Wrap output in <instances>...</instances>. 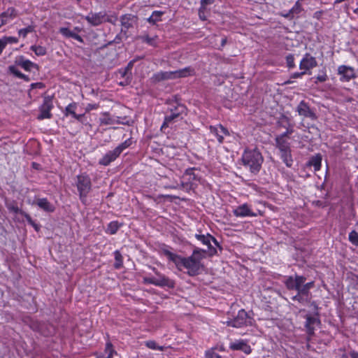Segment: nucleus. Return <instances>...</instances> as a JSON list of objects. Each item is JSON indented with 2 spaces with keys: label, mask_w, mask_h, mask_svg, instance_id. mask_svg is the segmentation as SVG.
<instances>
[{
  "label": "nucleus",
  "mask_w": 358,
  "mask_h": 358,
  "mask_svg": "<svg viewBox=\"0 0 358 358\" xmlns=\"http://www.w3.org/2000/svg\"><path fill=\"white\" fill-rule=\"evenodd\" d=\"M305 277L296 275L295 276H288L285 280V285L288 289H294L298 292L305 283Z\"/></svg>",
  "instance_id": "obj_8"
},
{
  "label": "nucleus",
  "mask_w": 358,
  "mask_h": 358,
  "mask_svg": "<svg viewBox=\"0 0 358 358\" xmlns=\"http://www.w3.org/2000/svg\"><path fill=\"white\" fill-rule=\"evenodd\" d=\"M4 45H3V43H2V41L1 39L0 38V55L2 53L3 50H4Z\"/></svg>",
  "instance_id": "obj_57"
},
{
  "label": "nucleus",
  "mask_w": 358,
  "mask_h": 358,
  "mask_svg": "<svg viewBox=\"0 0 358 358\" xmlns=\"http://www.w3.org/2000/svg\"><path fill=\"white\" fill-rule=\"evenodd\" d=\"M156 274L155 277H144L143 282L159 287H173L174 283L169 278L158 272L155 268H152Z\"/></svg>",
  "instance_id": "obj_6"
},
{
  "label": "nucleus",
  "mask_w": 358,
  "mask_h": 358,
  "mask_svg": "<svg viewBox=\"0 0 358 358\" xmlns=\"http://www.w3.org/2000/svg\"><path fill=\"white\" fill-rule=\"evenodd\" d=\"M214 2V0H201V6L206 7L208 4H212Z\"/></svg>",
  "instance_id": "obj_52"
},
{
  "label": "nucleus",
  "mask_w": 358,
  "mask_h": 358,
  "mask_svg": "<svg viewBox=\"0 0 358 358\" xmlns=\"http://www.w3.org/2000/svg\"><path fill=\"white\" fill-rule=\"evenodd\" d=\"M76 108V103H69L65 108V115L67 116L69 115H71L73 117L76 113V111H75Z\"/></svg>",
  "instance_id": "obj_40"
},
{
  "label": "nucleus",
  "mask_w": 358,
  "mask_h": 358,
  "mask_svg": "<svg viewBox=\"0 0 358 358\" xmlns=\"http://www.w3.org/2000/svg\"><path fill=\"white\" fill-rule=\"evenodd\" d=\"M205 253L206 250L196 248L191 256L185 257L169 250H164V254L168 259L173 262L178 269H186L187 273L190 276H194L199 273L203 266L201 260L205 257Z\"/></svg>",
  "instance_id": "obj_1"
},
{
  "label": "nucleus",
  "mask_w": 358,
  "mask_h": 358,
  "mask_svg": "<svg viewBox=\"0 0 358 358\" xmlns=\"http://www.w3.org/2000/svg\"><path fill=\"white\" fill-rule=\"evenodd\" d=\"M99 121L101 124L104 125L112 124L117 122V121H116L114 118L111 117L107 113L102 114V116L100 117Z\"/></svg>",
  "instance_id": "obj_31"
},
{
  "label": "nucleus",
  "mask_w": 358,
  "mask_h": 358,
  "mask_svg": "<svg viewBox=\"0 0 358 358\" xmlns=\"http://www.w3.org/2000/svg\"><path fill=\"white\" fill-rule=\"evenodd\" d=\"M15 17V10L13 8H8L5 12L0 14V27L6 24L9 20H12Z\"/></svg>",
  "instance_id": "obj_22"
},
{
  "label": "nucleus",
  "mask_w": 358,
  "mask_h": 358,
  "mask_svg": "<svg viewBox=\"0 0 358 358\" xmlns=\"http://www.w3.org/2000/svg\"><path fill=\"white\" fill-rule=\"evenodd\" d=\"M210 131L216 138L219 143H222L225 136H229V132L228 129L224 127L222 124H217L215 126L210 127Z\"/></svg>",
  "instance_id": "obj_14"
},
{
  "label": "nucleus",
  "mask_w": 358,
  "mask_h": 358,
  "mask_svg": "<svg viewBox=\"0 0 358 358\" xmlns=\"http://www.w3.org/2000/svg\"><path fill=\"white\" fill-rule=\"evenodd\" d=\"M96 105L88 104L87 106L86 110L88 111V110H92V109H96Z\"/></svg>",
  "instance_id": "obj_54"
},
{
  "label": "nucleus",
  "mask_w": 358,
  "mask_h": 358,
  "mask_svg": "<svg viewBox=\"0 0 358 358\" xmlns=\"http://www.w3.org/2000/svg\"><path fill=\"white\" fill-rule=\"evenodd\" d=\"M26 218H27V222H28L30 224L34 225V222L32 220V219L30 217V216L27 215V216H26Z\"/></svg>",
  "instance_id": "obj_55"
},
{
  "label": "nucleus",
  "mask_w": 358,
  "mask_h": 358,
  "mask_svg": "<svg viewBox=\"0 0 358 358\" xmlns=\"http://www.w3.org/2000/svg\"><path fill=\"white\" fill-rule=\"evenodd\" d=\"M59 32L65 37L74 38L79 42L83 41L80 36L66 27H61Z\"/></svg>",
  "instance_id": "obj_25"
},
{
  "label": "nucleus",
  "mask_w": 358,
  "mask_h": 358,
  "mask_svg": "<svg viewBox=\"0 0 358 358\" xmlns=\"http://www.w3.org/2000/svg\"><path fill=\"white\" fill-rule=\"evenodd\" d=\"M130 71H131V67L129 65L127 68H125L124 69H120L118 71V75H120V76L123 78V80L120 81L119 83V84L120 85H122V86H125V85H127L130 83Z\"/></svg>",
  "instance_id": "obj_24"
},
{
  "label": "nucleus",
  "mask_w": 358,
  "mask_h": 358,
  "mask_svg": "<svg viewBox=\"0 0 358 358\" xmlns=\"http://www.w3.org/2000/svg\"><path fill=\"white\" fill-rule=\"evenodd\" d=\"M53 108L52 102L49 98H45L43 104L40 107L38 120L49 119L52 117L50 110Z\"/></svg>",
  "instance_id": "obj_13"
},
{
  "label": "nucleus",
  "mask_w": 358,
  "mask_h": 358,
  "mask_svg": "<svg viewBox=\"0 0 358 358\" xmlns=\"http://www.w3.org/2000/svg\"><path fill=\"white\" fill-rule=\"evenodd\" d=\"M114 353L115 350L113 348V345L108 342L106 345L104 352L98 354L97 358H112Z\"/></svg>",
  "instance_id": "obj_28"
},
{
  "label": "nucleus",
  "mask_w": 358,
  "mask_h": 358,
  "mask_svg": "<svg viewBox=\"0 0 358 358\" xmlns=\"http://www.w3.org/2000/svg\"><path fill=\"white\" fill-rule=\"evenodd\" d=\"M185 175L186 176H189V180L190 179H192V180H195L196 179V176L194 175L192 169L187 170L185 171Z\"/></svg>",
  "instance_id": "obj_50"
},
{
  "label": "nucleus",
  "mask_w": 358,
  "mask_h": 358,
  "mask_svg": "<svg viewBox=\"0 0 358 358\" xmlns=\"http://www.w3.org/2000/svg\"><path fill=\"white\" fill-rule=\"evenodd\" d=\"M196 238L202 244L207 245L208 248L211 246V241L216 242V240L214 237L210 236V234L204 235V234H196Z\"/></svg>",
  "instance_id": "obj_27"
},
{
  "label": "nucleus",
  "mask_w": 358,
  "mask_h": 358,
  "mask_svg": "<svg viewBox=\"0 0 358 358\" xmlns=\"http://www.w3.org/2000/svg\"><path fill=\"white\" fill-rule=\"evenodd\" d=\"M292 299L293 301H298V302H299L300 303H302V304H305L306 303H308L310 301V299H309V298H308V297H306L305 296L300 295L298 293L296 295L293 296Z\"/></svg>",
  "instance_id": "obj_39"
},
{
  "label": "nucleus",
  "mask_w": 358,
  "mask_h": 358,
  "mask_svg": "<svg viewBox=\"0 0 358 358\" xmlns=\"http://www.w3.org/2000/svg\"><path fill=\"white\" fill-rule=\"evenodd\" d=\"M275 140L276 148L280 150L281 159L287 166H292L293 160L291 155L290 144L288 140L277 136Z\"/></svg>",
  "instance_id": "obj_4"
},
{
  "label": "nucleus",
  "mask_w": 358,
  "mask_h": 358,
  "mask_svg": "<svg viewBox=\"0 0 358 358\" xmlns=\"http://www.w3.org/2000/svg\"><path fill=\"white\" fill-rule=\"evenodd\" d=\"M317 62L316 59L311 56L309 53H306L299 64V68L301 70H303L306 73L307 71H309L310 69L317 66Z\"/></svg>",
  "instance_id": "obj_12"
},
{
  "label": "nucleus",
  "mask_w": 358,
  "mask_h": 358,
  "mask_svg": "<svg viewBox=\"0 0 358 358\" xmlns=\"http://www.w3.org/2000/svg\"><path fill=\"white\" fill-rule=\"evenodd\" d=\"M338 73L341 76L340 80L342 82H349L350 80L356 78L355 69L348 66L341 65L338 67Z\"/></svg>",
  "instance_id": "obj_10"
},
{
  "label": "nucleus",
  "mask_w": 358,
  "mask_h": 358,
  "mask_svg": "<svg viewBox=\"0 0 358 358\" xmlns=\"http://www.w3.org/2000/svg\"><path fill=\"white\" fill-rule=\"evenodd\" d=\"M145 345L150 349L157 350H160V351H163L164 348L163 346L158 345L157 343L154 341H146Z\"/></svg>",
  "instance_id": "obj_41"
},
{
  "label": "nucleus",
  "mask_w": 358,
  "mask_h": 358,
  "mask_svg": "<svg viewBox=\"0 0 358 358\" xmlns=\"http://www.w3.org/2000/svg\"><path fill=\"white\" fill-rule=\"evenodd\" d=\"M9 70L10 71L14 74L15 76H16L17 78H22V79H24V80H28V77L27 76H25L24 74L22 73L19 70H17L15 66H10L9 67Z\"/></svg>",
  "instance_id": "obj_43"
},
{
  "label": "nucleus",
  "mask_w": 358,
  "mask_h": 358,
  "mask_svg": "<svg viewBox=\"0 0 358 358\" xmlns=\"http://www.w3.org/2000/svg\"><path fill=\"white\" fill-rule=\"evenodd\" d=\"M322 156L320 155H316L313 156L309 161L308 164L310 166L314 167L315 171H317L321 168Z\"/></svg>",
  "instance_id": "obj_30"
},
{
  "label": "nucleus",
  "mask_w": 358,
  "mask_h": 358,
  "mask_svg": "<svg viewBox=\"0 0 358 358\" xmlns=\"http://www.w3.org/2000/svg\"><path fill=\"white\" fill-rule=\"evenodd\" d=\"M1 39L3 43L4 48H6L8 43H17L18 42V39L13 36H3Z\"/></svg>",
  "instance_id": "obj_42"
},
{
  "label": "nucleus",
  "mask_w": 358,
  "mask_h": 358,
  "mask_svg": "<svg viewBox=\"0 0 358 358\" xmlns=\"http://www.w3.org/2000/svg\"><path fill=\"white\" fill-rule=\"evenodd\" d=\"M357 4H358V2H357Z\"/></svg>",
  "instance_id": "obj_62"
},
{
  "label": "nucleus",
  "mask_w": 358,
  "mask_h": 358,
  "mask_svg": "<svg viewBox=\"0 0 358 358\" xmlns=\"http://www.w3.org/2000/svg\"><path fill=\"white\" fill-rule=\"evenodd\" d=\"M34 31V27L32 26H28L24 29H21L18 31V34L20 36L25 38L29 33Z\"/></svg>",
  "instance_id": "obj_45"
},
{
  "label": "nucleus",
  "mask_w": 358,
  "mask_h": 358,
  "mask_svg": "<svg viewBox=\"0 0 358 358\" xmlns=\"http://www.w3.org/2000/svg\"><path fill=\"white\" fill-rule=\"evenodd\" d=\"M132 144L131 138L125 140L123 143L118 145L115 148L121 154L124 150L128 148Z\"/></svg>",
  "instance_id": "obj_34"
},
{
  "label": "nucleus",
  "mask_w": 358,
  "mask_h": 358,
  "mask_svg": "<svg viewBox=\"0 0 358 358\" xmlns=\"http://www.w3.org/2000/svg\"><path fill=\"white\" fill-rule=\"evenodd\" d=\"M83 117H84L83 114L77 115L76 113H75V115L73 116V118H75L76 120H77L80 122H83Z\"/></svg>",
  "instance_id": "obj_53"
},
{
  "label": "nucleus",
  "mask_w": 358,
  "mask_h": 358,
  "mask_svg": "<svg viewBox=\"0 0 358 358\" xmlns=\"http://www.w3.org/2000/svg\"><path fill=\"white\" fill-rule=\"evenodd\" d=\"M306 319L305 327L308 335L311 336L314 334L315 324H318L320 322L315 317L309 315H306Z\"/></svg>",
  "instance_id": "obj_23"
},
{
  "label": "nucleus",
  "mask_w": 358,
  "mask_h": 358,
  "mask_svg": "<svg viewBox=\"0 0 358 358\" xmlns=\"http://www.w3.org/2000/svg\"><path fill=\"white\" fill-rule=\"evenodd\" d=\"M354 12H355V13H357L358 12V8H356V9L354 10Z\"/></svg>",
  "instance_id": "obj_61"
},
{
  "label": "nucleus",
  "mask_w": 358,
  "mask_h": 358,
  "mask_svg": "<svg viewBox=\"0 0 358 358\" xmlns=\"http://www.w3.org/2000/svg\"><path fill=\"white\" fill-rule=\"evenodd\" d=\"M286 62H287V66H288L289 69H292V68H294V67L295 66L294 55H288L286 57Z\"/></svg>",
  "instance_id": "obj_47"
},
{
  "label": "nucleus",
  "mask_w": 358,
  "mask_h": 358,
  "mask_svg": "<svg viewBox=\"0 0 358 358\" xmlns=\"http://www.w3.org/2000/svg\"><path fill=\"white\" fill-rule=\"evenodd\" d=\"M299 114L305 117H310L314 119L315 117V113L310 110V107L303 101H301L297 106L296 109Z\"/></svg>",
  "instance_id": "obj_18"
},
{
  "label": "nucleus",
  "mask_w": 358,
  "mask_h": 358,
  "mask_svg": "<svg viewBox=\"0 0 358 358\" xmlns=\"http://www.w3.org/2000/svg\"><path fill=\"white\" fill-rule=\"evenodd\" d=\"M85 19L93 26H97L101 24L105 20V15L101 13H91L86 16Z\"/></svg>",
  "instance_id": "obj_21"
},
{
  "label": "nucleus",
  "mask_w": 358,
  "mask_h": 358,
  "mask_svg": "<svg viewBox=\"0 0 358 358\" xmlns=\"http://www.w3.org/2000/svg\"><path fill=\"white\" fill-rule=\"evenodd\" d=\"M314 287V282H309L304 283L300 289L297 292L298 294L302 296H305L309 299H311V293L310 290Z\"/></svg>",
  "instance_id": "obj_26"
},
{
  "label": "nucleus",
  "mask_w": 358,
  "mask_h": 358,
  "mask_svg": "<svg viewBox=\"0 0 358 358\" xmlns=\"http://www.w3.org/2000/svg\"><path fill=\"white\" fill-rule=\"evenodd\" d=\"M304 74H306L305 71H301V72H296V73H294L291 75V78H301L302 76H303Z\"/></svg>",
  "instance_id": "obj_51"
},
{
  "label": "nucleus",
  "mask_w": 358,
  "mask_h": 358,
  "mask_svg": "<svg viewBox=\"0 0 358 358\" xmlns=\"http://www.w3.org/2000/svg\"><path fill=\"white\" fill-rule=\"evenodd\" d=\"M31 50H33L35 52V54L38 56H43L46 54L45 48L41 46V45H38V46L32 45L31 47Z\"/></svg>",
  "instance_id": "obj_38"
},
{
  "label": "nucleus",
  "mask_w": 358,
  "mask_h": 358,
  "mask_svg": "<svg viewBox=\"0 0 358 358\" xmlns=\"http://www.w3.org/2000/svg\"><path fill=\"white\" fill-rule=\"evenodd\" d=\"M349 241L355 246H358V234L355 231H352L349 234Z\"/></svg>",
  "instance_id": "obj_44"
},
{
  "label": "nucleus",
  "mask_w": 358,
  "mask_h": 358,
  "mask_svg": "<svg viewBox=\"0 0 358 358\" xmlns=\"http://www.w3.org/2000/svg\"><path fill=\"white\" fill-rule=\"evenodd\" d=\"M34 203L45 212L51 213L55 210V206L46 198L37 199Z\"/></svg>",
  "instance_id": "obj_20"
},
{
  "label": "nucleus",
  "mask_w": 358,
  "mask_h": 358,
  "mask_svg": "<svg viewBox=\"0 0 358 358\" xmlns=\"http://www.w3.org/2000/svg\"><path fill=\"white\" fill-rule=\"evenodd\" d=\"M76 187L79 192L80 199L83 203L86 201L87 196L91 190L92 183L89 176L79 175L77 176Z\"/></svg>",
  "instance_id": "obj_5"
},
{
  "label": "nucleus",
  "mask_w": 358,
  "mask_h": 358,
  "mask_svg": "<svg viewBox=\"0 0 358 358\" xmlns=\"http://www.w3.org/2000/svg\"><path fill=\"white\" fill-rule=\"evenodd\" d=\"M206 13H207L206 7L201 6L199 9V18L202 20H206L207 19Z\"/></svg>",
  "instance_id": "obj_46"
},
{
  "label": "nucleus",
  "mask_w": 358,
  "mask_h": 358,
  "mask_svg": "<svg viewBox=\"0 0 358 358\" xmlns=\"http://www.w3.org/2000/svg\"><path fill=\"white\" fill-rule=\"evenodd\" d=\"M328 79V76L326 74L325 71H322L316 76V80L318 82L323 83L325 82Z\"/></svg>",
  "instance_id": "obj_49"
},
{
  "label": "nucleus",
  "mask_w": 358,
  "mask_h": 358,
  "mask_svg": "<svg viewBox=\"0 0 358 358\" xmlns=\"http://www.w3.org/2000/svg\"><path fill=\"white\" fill-rule=\"evenodd\" d=\"M280 124L285 128H287V131L283 134L277 136V137H282L283 139H287V136L293 132L292 125L290 122L289 117L282 115L279 120Z\"/></svg>",
  "instance_id": "obj_19"
},
{
  "label": "nucleus",
  "mask_w": 358,
  "mask_h": 358,
  "mask_svg": "<svg viewBox=\"0 0 358 358\" xmlns=\"http://www.w3.org/2000/svg\"><path fill=\"white\" fill-rule=\"evenodd\" d=\"M162 11L155 10L154 11L151 16L148 19V22L152 24H155L157 22L161 20V17L163 15Z\"/></svg>",
  "instance_id": "obj_33"
},
{
  "label": "nucleus",
  "mask_w": 358,
  "mask_h": 358,
  "mask_svg": "<svg viewBox=\"0 0 358 358\" xmlns=\"http://www.w3.org/2000/svg\"><path fill=\"white\" fill-rule=\"evenodd\" d=\"M229 348L232 350L242 351L246 355H249L252 352V349L248 342L242 339L231 341L229 344Z\"/></svg>",
  "instance_id": "obj_15"
},
{
  "label": "nucleus",
  "mask_w": 358,
  "mask_h": 358,
  "mask_svg": "<svg viewBox=\"0 0 358 358\" xmlns=\"http://www.w3.org/2000/svg\"><path fill=\"white\" fill-rule=\"evenodd\" d=\"M26 218H27V222H28L30 224L34 225V222L32 220V219L30 217V216L27 215V216H26Z\"/></svg>",
  "instance_id": "obj_56"
},
{
  "label": "nucleus",
  "mask_w": 358,
  "mask_h": 358,
  "mask_svg": "<svg viewBox=\"0 0 358 358\" xmlns=\"http://www.w3.org/2000/svg\"><path fill=\"white\" fill-rule=\"evenodd\" d=\"M121 224L116 221L111 222L108 224L106 232L110 234H115L120 229Z\"/></svg>",
  "instance_id": "obj_32"
},
{
  "label": "nucleus",
  "mask_w": 358,
  "mask_h": 358,
  "mask_svg": "<svg viewBox=\"0 0 358 358\" xmlns=\"http://www.w3.org/2000/svg\"><path fill=\"white\" fill-rule=\"evenodd\" d=\"M18 64L25 71H31L33 67H36V64L29 59H25L23 57H20L18 60Z\"/></svg>",
  "instance_id": "obj_29"
},
{
  "label": "nucleus",
  "mask_w": 358,
  "mask_h": 358,
  "mask_svg": "<svg viewBox=\"0 0 358 358\" xmlns=\"http://www.w3.org/2000/svg\"><path fill=\"white\" fill-rule=\"evenodd\" d=\"M32 226L34 227L36 231H39L40 227L38 224H36L35 222L34 223V225H32Z\"/></svg>",
  "instance_id": "obj_59"
},
{
  "label": "nucleus",
  "mask_w": 358,
  "mask_h": 358,
  "mask_svg": "<svg viewBox=\"0 0 358 358\" xmlns=\"http://www.w3.org/2000/svg\"><path fill=\"white\" fill-rule=\"evenodd\" d=\"M194 74V69L190 66L173 71H159L155 73L152 79L154 82H160L167 80H174L185 78Z\"/></svg>",
  "instance_id": "obj_3"
},
{
  "label": "nucleus",
  "mask_w": 358,
  "mask_h": 358,
  "mask_svg": "<svg viewBox=\"0 0 358 358\" xmlns=\"http://www.w3.org/2000/svg\"><path fill=\"white\" fill-rule=\"evenodd\" d=\"M243 165L248 168L253 174H257L261 169L264 159L257 149L245 150L241 157Z\"/></svg>",
  "instance_id": "obj_2"
},
{
  "label": "nucleus",
  "mask_w": 358,
  "mask_h": 358,
  "mask_svg": "<svg viewBox=\"0 0 358 358\" xmlns=\"http://www.w3.org/2000/svg\"><path fill=\"white\" fill-rule=\"evenodd\" d=\"M120 155V152L115 148L112 150L108 151L99 161V164L107 166L116 160Z\"/></svg>",
  "instance_id": "obj_16"
},
{
  "label": "nucleus",
  "mask_w": 358,
  "mask_h": 358,
  "mask_svg": "<svg viewBox=\"0 0 358 358\" xmlns=\"http://www.w3.org/2000/svg\"><path fill=\"white\" fill-rule=\"evenodd\" d=\"M137 22V17L132 14H126L120 17V22L122 25V31H127Z\"/></svg>",
  "instance_id": "obj_17"
},
{
  "label": "nucleus",
  "mask_w": 358,
  "mask_h": 358,
  "mask_svg": "<svg viewBox=\"0 0 358 358\" xmlns=\"http://www.w3.org/2000/svg\"><path fill=\"white\" fill-rule=\"evenodd\" d=\"M302 10V6L299 1H297L294 6L290 9L289 13L285 15V17H288L289 14H299Z\"/></svg>",
  "instance_id": "obj_37"
},
{
  "label": "nucleus",
  "mask_w": 358,
  "mask_h": 358,
  "mask_svg": "<svg viewBox=\"0 0 358 358\" xmlns=\"http://www.w3.org/2000/svg\"><path fill=\"white\" fill-rule=\"evenodd\" d=\"M115 262L114 266L115 268H120L122 267L123 264L122 256L118 250H115L114 252Z\"/></svg>",
  "instance_id": "obj_36"
},
{
  "label": "nucleus",
  "mask_w": 358,
  "mask_h": 358,
  "mask_svg": "<svg viewBox=\"0 0 358 358\" xmlns=\"http://www.w3.org/2000/svg\"><path fill=\"white\" fill-rule=\"evenodd\" d=\"M350 356L352 358H358V352H352Z\"/></svg>",
  "instance_id": "obj_58"
},
{
  "label": "nucleus",
  "mask_w": 358,
  "mask_h": 358,
  "mask_svg": "<svg viewBox=\"0 0 358 358\" xmlns=\"http://www.w3.org/2000/svg\"><path fill=\"white\" fill-rule=\"evenodd\" d=\"M205 355L207 358H221L218 354L215 353L214 349L207 350Z\"/></svg>",
  "instance_id": "obj_48"
},
{
  "label": "nucleus",
  "mask_w": 358,
  "mask_h": 358,
  "mask_svg": "<svg viewBox=\"0 0 358 358\" xmlns=\"http://www.w3.org/2000/svg\"><path fill=\"white\" fill-rule=\"evenodd\" d=\"M186 107L180 103H176L173 108H170V114L165 116L164 122L162 125V129L169 127L171 124L178 121L181 118V115L185 113Z\"/></svg>",
  "instance_id": "obj_7"
},
{
  "label": "nucleus",
  "mask_w": 358,
  "mask_h": 358,
  "mask_svg": "<svg viewBox=\"0 0 358 358\" xmlns=\"http://www.w3.org/2000/svg\"><path fill=\"white\" fill-rule=\"evenodd\" d=\"M249 322V317L245 310L241 309L238 311L236 317L227 322V325L235 328H240Z\"/></svg>",
  "instance_id": "obj_9"
},
{
  "label": "nucleus",
  "mask_w": 358,
  "mask_h": 358,
  "mask_svg": "<svg viewBox=\"0 0 358 358\" xmlns=\"http://www.w3.org/2000/svg\"><path fill=\"white\" fill-rule=\"evenodd\" d=\"M226 43V39H223L222 42V45H223Z\"/></svg>",
  "instance_id": "obj_60"
},
{
  "label": "nucleus",
  "mask_w": 358,
  "mask_h": 358,
  "mask_svg": "<svg viewBox=\"0 0 358 358\" xmlns=\"http://www.w3.org/2000/svg\"><path fill=\"white\" fill-rule=\"evenodd\" d=\"M142 41L152 46H156L157 45V36H154L152 37L149 36L148 35L142 36L141 37Z\"/></svg>",
  "instance_id": "obj_35"
},
{
  "label": "nucleus",
  "mask_w": 358,
  "mask_h": 358,
  "mask_svg": "<svg viewBox=\"0 0 358 358\" xmlns=\"http://www.w3.org/2000/svg\"><path fill=\"white\" fill-rule=\"evenodd\" d=\"M233 213L236 217H257V213L253 212L250 206L248 203H243L237 206L233 210Z\"/></svg>",
  "instance_id": "obj_11"
}]
</instances>
